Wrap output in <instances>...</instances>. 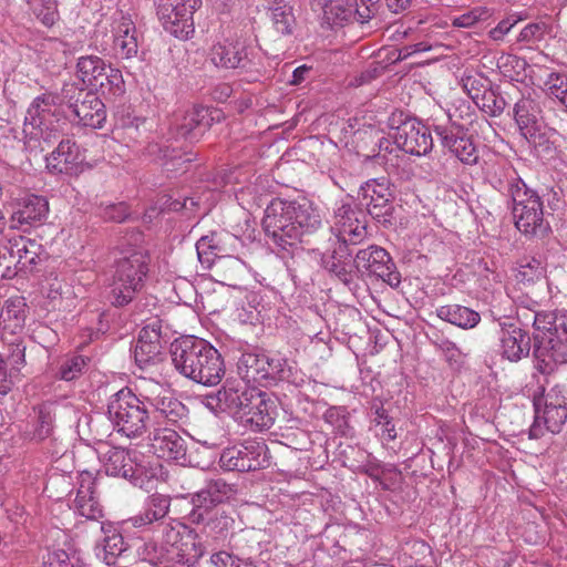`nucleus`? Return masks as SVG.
<instances>
[{
  "label": "nucleus",
  "instance_id": "nucleus-43",
  "mask_svg": "<svg viewBox=\"0 0 567 567\" xmlns=\"http://www.w3.org/2000/svg\"><path fill=\"white\" fill-rule=\"evenodd\" d=\"M266 353L245 352L240 355L237 370L246 383H261L264 381Z\"/></svg>",
  "mask_w": 567,
  "mask_h": 567
},
{
  "label": "nucleus",
  "instance_id": "nucleus-7",
  "mask_svg": "<svg viewBox=\"0 0 567 567\" xmlns=\"http://www.w3.org/2000/svg\"><path fill=\"white\" fill-rule=\"evenodd\" d=\"M390 136L401 151L424 156L433 148V138L430 130L415 118L403 112H393L389 117Z\"/></svg>",
  "mask_w": 567,
  "mask_h": 567
},
{
  "label": "nucleus",
  "instance_id": "nucleus-40",
  "mask_svg": "<svg viewBox=\"0 0 567 567\" xmlns=\"http://www.w3.org/2000/svg\"><path fill=\"white\" fill-rule=\"evenodd\" d=\"M90 359L82 354H68L60 358L52 367L53 377L62 381H73L84 373Z\"/></svg>",
  "mask_w": 567,
  "mask_h": 567
},
{
  "label": "nucleus",
  "instance_id": "nucleus-39",
  "mask_svg": "<svg viewBox=\"0 0 567 567\" xmlns=\"http://www.w3.org/2000/svg\"><path fill=\"white\" fill-rule=\"evenodd\" d=\"M287 381L289 383L299 384L302 378H298V372L288 360L280 354H267L264 372V381Z\"/></svg>",
  "mask_w": 567,
  "mask_h": 567
},
{
  "label": "nucleus",
  "instance_id": "nucleus-36",
  "mask_svg": "<svg viewBox=\"0 0 567 567\" xmlns=\"http://www.w3.org/2000/svg\"><path fill=\"white\" fill-rule=\"evenodd\" d=\"M61 97L62 91L59 94L44 93L37 96L27 111L24 126L39 128L41 134H43L44 130H49L47 122L51 114V107L58 104L63 105L62 100H60Z\"/></svg>",
  "mask_w": 567,
  "mask_h": 567
},
{
  "label": "nucleus",
  "instance_id": "nucleus-21",
  "mask_svg": "<svg viewBox=\"0 0 567 567\" xmlns=\"http://www.w3.org/2000/svg\"><path fill=\"white\" fill-rule=\"evenodd\" d=\"M227 240L236 241L237 238L229 234L218 236L215 233L200 237L196 243V251L200 264L206 268L215 267L216 271H219L227 262L233 267H238V258L231 257L228 260L224 259L225 257H229L225 248Z\"/></svg>",
  "mask_w": 567,
  "mask_h": 567
},
{
  "label": "nucleus",
  "instance_id": "nucleus-61",
  "mask_svg": "<svg viewBox=\"0 0 567 567\" xmlns=\"http://www.w3.org/2000/svg\"><path fill=\"white\" fill-rule=\"evenodd\" d=\"M107 86L103 93L104 96L116 97L125 92L123 75L118 69L109 70Z\"/></svg>",
  "mask_w": 567,
  "mask_h": 567
},
{
  "label": "nucleus",
  "instance_id": "nucleus-2",
  "mask_svg": "<svg viewBox=\"0 0 567 567\" xmlns=\"http://www.w3.org/2000/svg\"><path fill=\"white\" fill-rule=\"evenodd\" d=\"M518 318L532 320L534 367L542 374H550L557 364L567 362V311H536L526 309Z\"/></svg>",
  "mask_w": 567,
  "mask_h": 567
},
{
  "label": "nucleus",
  "instance_id": "nucleus-60",
  "mask_svg": "<svg viewBox=\"0 0 567 567\" xmlns=\"http://www.w3.org/2000/svg\"><path fill=\"white\" fill-rule=\"evenodd\" d=\"M485 82L486 80L477 75H465L462 78V86L474 103L483 95V91L487 90L484 85Z\"/></svg>",
  "mask_w": 567,
  "mask_h": 567
},
{
  "label": "nucleus",
  "instance_id": "nucleus-56",
  "mask_svg": "<svg viewBox=\"0 0 567 567\" xmlns=\"http://www.w3.org/2000/svg\"><path fill=\"white\" fill-rule=\"evenodd\" d=\"M97 214L105 221L123 223L130 217L131 212L128 206L121 202L116 204H101L97 207Z\"/></svg>",
  "mask_w": 567,
  "mask_h": 567
},
{
  "label": "nucleus",
  "instance_id": "nucleus-42",
  "mask_svg": "<svg viewBox=\"0 0 567 567\" xmlns=\"http://www.w3.org/2000/svg\"><path fill=\"white\" fill-rule=\"evenodd\" d=\"M203 553L195 549V543L174 542L166 550V567H196Z\"/></svg>",
  "mask_w": 567,
  "mask_h": 567
},
{
  "label": "nucleus",
  "instance_id": "nucleus-17",
  "mask_svg": "<svg viewBox=\"0 0 567 567\" xmlns=\"http://www.w3.org/2000/svg\"><path fill=\"white\" fill-rule=\"evenodd\" d=\"M214 120L213 112L208 107L196 105L184 113H176L171 122V131L176 138L198 141L213 125Z\"/></svg>",
  "mask_w": 567,
  "mask_h": 567
},
{
  "label": "nucleus",
  "instance_id": "nucleus-28",
  "mask_svg": "<svg viewBox=\"0 0 567 567\" xmlns=\"http://www.w3.org/2000/svg\"><path fill=\"white\" fill-rule=\"evenodd\" d=\"M529 334L513 324H503L499 336V354L511 362H518L530 352Z\"/></svg>",
  "mask_w": 567,
  "mask_h": 567
},
{
  "label": "nucleus",
  "instance_id": "nucleus-33",
  "mask_svg": "<svg viewBox=\"0 0 567 567\" xmlns=\"http://www.w3.org/2000/svg\"><path fill=\"white\" fill-rule=\"evenodd\" d=\"M28 316V305L24 297L14 295L9 297L0 311L1 336L22 334Z\"/></svg>",
  "mask_w": 567,
  "mask_h": 567
},
{
  "label": "nucleus",
  "instance_id": "nucleus-57",
  "mask_svg": "<svg viewBox=\"0 0 567 567\" xmlns=\"http://www.w3.org/2000/svg\"><path fill=\"white\" fill-rule=\"evenodd\" d=\"M492 16L491 9L487 7H475L472 10L455 18L453 25L458 28H472L480 21H485Z\"/></svg>",
  "mask_w": 567,
  "mask_h": 567
},
{
  "label": "nucleus",
  "instance_id": "nucleus-37",
  "mask_svg": "<svg viewBox=\"0 0 567 567\" xmlns=\"http://www.w3.org/2000/svg\"><path fill=\"white\" fill-rule=\"evenodd\" d=\"M171 498L163 494H153L145 501L143 511L131 518L134 527H144L163 519L169 511Z\"/></svg>",
  "mask_w": 567,
  "mask_h": 567
},
{
  "label": "nucleus",
  "instance_id": "nucleus-20",
  "mask_svg": "<svg viewBox=\"0 0 567 567\" xmlns=\"http://www.w3.org/2000/svg\"><path fill=\"white\" fill-rule=\"evenodd\" d=\"M435 134L439 136L441 145L455 156L464 165H475L478 162L480 154L474 140L468 136L462 127H447L436 125Z\"/></svg>",
  "mask_w": 567,
  "mask_h": 567
},
{
  "label": "nucleus",
  "instance_id": "nucleus-50",
  "mask_svg": "<svg viewBox=\"0 0 567 567\" xmlns=\"http://www.w3.org/2000/svg\"><path fill=\"white\" fill-rule=\"evenodd\" d=\"M3 343L8 348L7 361L17 373L25 365V344L21 334L1 336Z\"/></svg>",
  "mask_w": 567,
  "mask_h": 567
},
{
  "label": "nucleus",
  "instance_id": "nucleus-18",
  "mask_svg": "<svg viewBox=\"0 0 567 567\" xmlns=\"http://www.w3.org/2000/svg\"><path fill=\"white\" fill-rule=\"evenodd\" d=\"M245 410L239 425L251 432H261L272 426L276 416V403L270 395L258 389L255 390Z\"/></svg>",
  "mask_w": 567,
  "mask_h": 567
},
{
  "label": "nucleus",
  "instance_id": "nucleus-16",
  "mask_svg": "<svg viewBox=\"0 0 567 567\" xmlns=\"http://www.w3.org/2000/svg\"><path fill=\"white\" fill-rule=\"evenodd\" d=\"M141 396L146 406H151L163 416L167 423L175 424L187 416V408L178 399L157 382H145L141 385Z\"/></svg>",
  "mask_w": 567,
  "mask_h": 567
},
{
  "label": "nucleus",
  "instance_id": "nucleus-52",
  "mask_svg": "<svg viewBox=\"0 0 567 567\" xmlns=\"http://www.w3.org/2000/svg\"><path fill=\"white\" fill-rule=\"evenodd\" d=\"M546 269L536 258H524L519 262L516 279L522 284H534L545 278Z\"/></svg>",
  "mask_w": 567,
  "mask_h": 567
},
{
  "label": "nucleus",
  "instance_id": "nucleus-34",
  "mask_svg": "<svg viewBox=\"0 0 567 567\" xmlns=\"http://www.w3.org/2000/svg\"><path fill=\"white\" fill-rule=\"evenodd\" d=\"M55 423V405L50 402L33 408V416L28 424L24 435L30 441L40 443L52 440Z\"/></svg>",
  "mask_w": 567,
  "mask_h": 567
},
{
  "label": "nucleus",
  "instance_id": "nucleus-26",
  "mask_svg": "<svg viewBox=\"0 0 567 567\" xmlns=\"http://www.w3.org/2000/svg\"><path fill=\"white\" fill-rule=\"evenodd\" d=\"M161 330L156 323L147 324L140 333L133 350L135 363L144 370L161 361Z\"/></svg>",
  "mask_w": 567,
  "mask_h": 567
},
{
  "label": "nucleus",
  "instance_id": "nucleus-8",
  "mask_svg": "<svg viewBox=\"0 0 567 567\" xmlns=\"http://www.w3.org/2000/svg\"><path fill=\"white\" fill-rule=\"evenodd\" d=\"M60 100L69 107L79 124L92 128L103 126L106 120V110L96 93L79 87L76 83H65Z\"/></svg>",
  "mask_w": 567,
  "mask_h": 567
},
{
  "label": "nucleus",
  "instance_id": "nucleus-10",
  "mask_svg": "<svg viewBox=\"0 0 567 567\" xmlns=\"http://www.w3.org/2000/svg\"><path fill=\"white\" fill-rule=\"evenodd\" d=\"M142 457L143 455L136 450L112 447L103 458L105 473L123 477L134 486L144 488L154 476V472L148 470Z\"/></svg>",
  "mask_w": 567,
  "mask_h": 567
},
{
  "label": "nucleus",
  "instance_id": "nucleus-3",
  "mask_svg": "<svg viewBox=\"0 0 567 567\" xmlns=\"http://www.w3.org/2000/svg\"><path fill=\"white\" fill-rule=\"evenodd\" d=\"M333 229L337 231L339 246L324 260V267L341 282L349 286L353 282L354 247L368 236L364 213L353 207L351 198L341 200L334 209Z\"/></svg>",
  "mask_w": 567,
  "mask_h": 567
},
{
  "label": "nucleus",
  "instance_id": "nucleus-41",
  "mask_svg": "<svg viewBox=\"0 0 567 567\" xmlns=\"http://www.w3.org/2000/svg\"><path fill=\"white\" fill-rule=\"evenodd\" d=\"M484 174L486 182L503 194H505L519 177L515 168L505 162L487 164Z\"/></svg>",
  "mask_w": 567,
  "mask_h": 567
},
{
  "label": "nucleus",
  "instance_id": "nucleus-47",
  "mask_svg": "<svg viewBox=\"0 0 567 567\" xmlns=\"http://www.w3.org/2000/svg\"><path fill=\"white\" fill-rule=\"evenodd\" d=\"M209 563L215 567H258L257 561L250 557L228 549L213 553Z\"/></svg>",
  "mask_w": 567,
  "mask_h": 567
},
{
  "label": "nucleus",
  "instance_id": "nucleus-15",
  "mask_svg": "<svg viewBox=\"0 0 567 567\" xmlns=\"http://www.w3.org/2000/svg\"><path fill=\"white\" fill-rule=\"evenodd\" d=\"M513 113L520 134L529 144L540 145L545 141V125L539 102L523 95L514 104Z\"/></svg>",
  "mask_w": 567,
  "mask_h": 567
},
{
  "label": "nucleus",
  "instance_id": "nucleus-22",
  "mask_svg": "<svg viewBox=\"0 0 567 567\" xmlns=\"http://www.w3.org/2000/svg\"><path fill=\"white\" fill-rule=\"evenodd\" d=\"M187 519L190 524L202 526V533L216 542L225 540L233 534L234 518L220 508L189 511Z\"/></svg>",
  "mask_w": 567,
  "mask_h": 567
},
{
  "label": "nucleus",
  "instance_id": "nucleus-29",
  "mask_svg": "<svg viewBox=\"0 0 567 567\" xmlns=\"http://www.w3.org/2000/svg\"><path fill=\"white\" fill-rule=\"evenodd\" d=\"M210 61L218 68H246L249 63L248 49L244 41L226 39L210 49Z\"/></svg>",
  "mask_w": 567,
  "mask_h": 567
},
{
  "label": "nucleus",
  "instance_id": "nucleus-4",
  "mask_svg": "<svg viewBox=\"0 0 567 567\" xmlns=\"http://www.w3.org/2000/svg\"><path fill=\"white\" fill-rule=\"evenodd\" d=\"M175 370L188 380L204 386L217 385L225 375V363L219 351L208 341L187 336L171 344Z\"/></svg>",
  "mask_w": 567,
  "mask_h": 567
},
{
  "label": "nucleus",
  "instance_id": "nucleus-23",
  "mask_svg": "<svg viewBox=\"0 0 567 567\" xmlns=\"http://www.w3.org/2000/svg\"><path fill=\"white\" fill-rule=\"evenodd\" d=\"M49 214V203L43 196L28 195L21 198L13 208L11 227L27 230L41 225Z\"/></svg>",
  "mask_w": 567,
  "mask_h": 567
},
{
  "label": "nucleus",
  "instance_id": "nucleus-12",
  "mask_svg": "<svg viewBox=\"0 0 567 567\" xmlns=\"http://www.w3.org/2000/svg\"><path fill=\"white\" fill-rule=\"evenodd\" d=\"M357 272L361 276H374L398 287L401 282V275L396 270L390 254L382 247L369 245L365 248H354L353 252Z\"/></svg>",
  "mask_w": 567,
  "mask_h": 567
},
{
  "label": "nucleus",
  "instance_id": "nucleus-53",
  "mask_svg": "<svg viewBox=\"0 0 567 567\" xmlns=\"http://www.w3.org/2000/svg\"><path fill=\"white\" fill-rule=\"evenodd\" d=\"M35 18L45 27H52L59 12L55 0H25Z\"/></svg>",
  "mask_w": 567,
  "mask_h": 567
},
{
  "label": "nucleus",
  "instance_id": "nucleus-14",
  "mask_svg": "<svg viewBox=\"0 0 567 567\" xmlns=\"http://www.w3.org/2000/svg\"><path fill=\"white\" fill-rule=\"evenodd\" d=\"M255 390L247 383L226 382L216 394L206 396V406L215 413L225 412L239 423Z\"/></svg>",
  "mask_w": 567,
  "mask_h": 567
},
{
  "label": "nucleus",
  "instance_id": "nucleus-46",
  "mask_svg": "<svg viewBox=\"0 0 567 567\" xmlns=\"http://www.w3.org/2000/svg\"><path fill=\"white\" fill-rule=\"evenodd\" d=\"M43 565L44 567H86L76 550L62 548L49 549L43 557Z\"/></svg>",
  "mask_w": 567,
  "mask_h": 567
},
{
  "label": "nucleus",
  "instance_id": "nucleus-58",
  "mask_svg": "<svg viewBox=\"0 0 567 567\" xmlns=\"http://www.w3.org/2000/svg\"><path fill=\"white\" fill-rule=\"evenodd\" d=\"M548 32L547 23L532 22L525 25L517 37V42L523 43H534L539 42L544 39L545 34Z\"/></svg>",
  "mask_w": 567,
  "mask_h": 567
},
{
  "label": "nucleus",
  "instance_id": "nucleus-49",
  "mask_svg": "<svg viewBox=\"0 0 567 567\" xmlns=\"http://www.w3.org/2000/svg\"><path fill=\"white\" fill-rule=\"evenodd\" d=\"M125 549L123 536L117 532H113L104 537L101 546L96 547V555L101 557L106 565H114L116 558L121 556Z\"/></svg>",
  "mask_w": 567,
  "mask_h": 567
},
{
  "label": "nucleus",
  "instance_id": "nucleus-11",
  "mask_svg": "<svg viewBox=\"0 0 567 567\" xmlns=\"http://www.w3.org/2000/svg\"><path fill=\"white\" fill-rule=\"evenodd\" d=\"M360 204L368 214L383 226L392 225L395 210L393 192L385 177L367 181L359 189Z\"/></svg>",
  "mask_w": 567,
  "mask_h": 567
},
{
  "label": "nucleus",
  "instance_id": "nucleus-44",
  "mask_svg": "<svg viewBox=\"0 0 567 567\" xmlns=\"http://www.w3.org/2000/svg\"><path fill=\"white\" fill-rule=\"evenodd\" d=\"M107 64L97 55H83L78 59L76 76L89 89L97 86L100 75Z\"/></svg>",
  "mask_w": 567,
  "mask_h": 567
},
{
  "label": "nucleus",
  "instance_id": "nucleus-30",
  "mask_svg": "<svg viewBox=\"0 0 567 567\" xmlns=\"http://www.w3.org/2000/svg\"><path fill=\"white\" fill-rule=\"evenodd\" d=\"M540 417L547 431L560 432L567 421V395L561 388L554 386L546 393Z\"/></svg>",
  "mask_w": 567,
  "mask_h": 567
},
{
  "label": "nucleus",
  "instance_id": "nucleus-38",
  "mask_svg": "<svg viewBox=\"0 0 567 567\" xmlns=\"http://www.w3.org/2000/svg\"><path fill=\"white\" fill-rule=\"evenodd\" d=\"M435 315L441 320L464 330L475 328L481 321V316L477 311L456 303L437 307Z\"/></svg>",
  "mask_w": 567,
  "mask_h": 567
},
{
  "label": "nucleus",
  "instance_id": "nucleus-32",
  "mask_svg": "<svg viewBox=\"0 0 567 567\" xmlns=\"http://www.w3.org/2000/svg\"><path fill=\"white\" fill-rule=\"evenodd\" d=\"M95 486L96 481L89 473L82 474L76 496L71 505L74 513L91 520H97L103 516Z\"/></svg>",
  "mask_w": 567,
  "mask_h": 567
},
{
  "label": "nucleus",
  "instance_id": "nucleus-51",
  "mask_svg": "<svg viewBox=\"0 0 567 567\" xmlns=\"http://www.w3.org/2000/svg\"><path fill=\"white\" fill-rule=\"evenodd\" d=\"M380 0H344L343 13L346 17L354 16L360 22L372 19L379 10Z\"/></svg>",
  "mask_w": 567,
  "mask_h": 567
},
{
  "label": "nucleus",
  "instance_id": "nucleus-9",
  "mask_svg": "<svg viewBox=\"0 0 567 567\" xmlns=\"http://www.w3.org/2000/svg\"><path fill=\"white\" fill-rule=\"evenodd\" d=\"M219 465L226 471L251 472L270 465L268 446L262 441L245 440L225 447L219 456Z\"/></svg>",
  "mask_w": 567,
  "mask_h": 567
},
{
  "label": "nucleus",
  "instance_id": "nucleus-63",
  "mask_svg": "<svg viewBox=\"0 0 567 567\" xmlns=\"http://www.w3.org/2000/svg\"><path fill=\"white\" fill-rule=\"evenodd\" d=\"M517 20L505 18L497 25L489 30L488 35L494 41H503L505 35L515 27Z\"/></svg>",
  "mask_w": 567,
  "mask_h": 567
},
{
  "label": "nucleus",
  "instance_id": "nucleus-5",
  "mask_svg": "<svg viewBox=\"0 0 567 567\" xmlns=\"http://www.w3.org/2000/svg\"><path fill=\"white\" fill-rule=\"evenodd\" d=\"M142 238V233L133 231L130 237L124 236L120 240L118 249L122 257L116 261L109 296L115 307L130 303L144 287L150 257L143 248L137 247Z\"/></svg>",
  "mask_w": 567,
  "mask_h": 567
},
{
  "label": "nucleus",
  "instance_id": "nucleus-19",
  "mask_svg": "<svg viewBox=\"0 0 567 567\" xmlns=\"http://www.w3.org/2000/svg\"><path fill=\"white\" fill-rule=\"evenodd\" d=\"M114 54L121 59H132L138 52L140 39L136 25L130 13L117 10L112 18Z\"/></svg>",
  "mask_w": 567,
  "mask_h": 567
},
{
  "label": "nucleus",
  "instance_id": "nucleus-6",
  "mask_svg": "<svg viewBox=\"0 0 567 567\" xmlns=\"http://www.w3.org/2000/svg\"><path fill=\"white\" fill-rule=\"evenodd\" d=\"M107 417L113 429L126 437H140L148 429L150 412L145 400L130 388H123L112 394L107 401Z\"/></svg>",
  "mask_w": 567,
  "mask_h": 567
},
{
  "label": "nucleus",
  "instance_id": "nucleus-35",
  "mask_svg": "<svg viewBox=\"0 0 567 567\" xmlns=\"http://www.w3.org/2000/svg\"><path fill=\"white\" fill-rule=\"evenodd\" d=\"M233 492V488L224 480H212L205 487L192 495V509L202 511L215 509L227 499Z\"/></svg>",
  "mask_w": 567,
  "mask_h": 567
},
{
  "label": "nucleus",
  "instance_id": "nucleus-45",
  "mask_svg": "<svg viewBox=\"0 0 567 567\" xmlns=\"http://www.w3.org/2000/svg\"><path fill=\"white\" fill-rule=\"evenodd\" d=\"M275 7L271 9V21L276 31L282 35L292 33L296 25V18L292 8L282 0H275Z\"/></svg>",
  "mask_w": 567,
  "mask_h": 567
},
{
  "label": "nucleus",
  "instance_id": "nucleus-31",
  "mask_svg": "<svg viewBox=\"0 0 567 567\" xmlns=\"http://www.w3.org/2000/svg\"><path fill=\"white\" fill-rule=\"evenodd\" d=\"M512 213L515 226L525 235L544 236L547 233L548 224L544 220L540 199H532L522 207H512Z\"/></svg>",
  "mask_w": 567,
  "mask_h": 567
},
{
  "label": "nucleus",
  "instance_id": "nucleus-13",
  "mask_svg": "<svg viewBox=\"0 0 567 567\" xmlns=\"http://www.w3.org/2000/svg\"><path fill=\"white\" fill-rule=\"evenodd\" d=\"M200 0H165L157 8L164 29L179 39H188L194 33L193 14Z\"/></svg>",
  "mask_w": 567,
  "mask_h": 567
},
{
  "label": "nucleus",
  "instance_id": "nucleus-54",
  "mask_svg": "<svg viewBox=\"0 0 567 567\" xmlns=\"http://www.w3.org/2000/svg\"><path fill=\"white\" fill-rule=\"evenodd\" d=\"M475 104L489 116H498L504 112L507 103L502 95L487 89L483 91V95L476 100Z\"/></svg>",
  "mask_w": 567,
  "mask_h": 567
},
{
  "label": "nucleus",
  "instance_id": "nucleus-24",
  "mask_svg": "<svg viewBox=\"0 0 567 567\" xmlns=\"http://www.w3.org/2000/svg\"><path fill=\"white\" fill-rule=\"evenodd\" d=\"M153 453L167 461H186V441L173 429L156 427L150 436Z\"/></svg>",
  "mask_w": 567,
  "mask_h": 567
},
{
  "label": "nucleus",
  "instance_id": "nucleus-55",
  "mask_svg": "<svg viewBox=\"0 0 567 567\" xmlns=\"http://www.w3.org/2000/svg\"><path fill=\"white\" fill-rule=\"evenodd\" d=\"M505 194L512 199L513 207H522L528 205L532 199H540L536 192L528 188L520 177Z\"/></svg>",
  "mask_w": 567,
  "mask_h": 567
},
{
  "label": "nucleus",
  "instance_id": "nucleus-25",
  "mask_svg": "<svg viewBox=\"0 0 567 567\" xmlns=\"http://www.w3.org/2000/svg\"><path fill=\"white\" fill-rule=\"evenodd\" d=\"M7 249L10 257L17 259L20 270L33 271L48 258V252L40 243L24 236L9 239Z\"/></svg>",
  "mask_w": 567,
  "mask_h": 567
},
{
  "label": "nucleus",
  "instance_id": "nucleus-62",
  "mask_svg": "<svg viewBox=\"0 0 567 567\" xmlns=\"http://www.w3.org/2000/svg\"><path fill=\"white\" fill-rule=\"evenodd\" d=\"M19 373L7 369V362L0 355V394H7L11 391L14 385L16 379Z\"/></svg>",
  "mask_w": 567,
  "mask_h": 567
},
{
  "label": "nucleus",
  "instance_id": "nucleus-1",
  "mask_svg": "<svg viewBox=\"0 0 567 567\" xmlns=\"http://www.w3.org/2000/svg\"><path fill=\"white\" fill-rule=\"evenodd\" d=\"M322 226L321 210L305 197L292 200L275 198L265 209L262 218L266 236L282 250L293 247Z\"/></svg>",
  "mask_w": 567,
  "mask_h": 567
},
{
  "label": "nucleus",
  "instance_id": "nucleus-59",
  "mask_svg": "<svg viewBox=\"0 0 567 567\" xmlns=\"http://www.w3.org/2000/svg\"><path fill=\"white\" fill-rule=\"evenodd\" d=\"M138 557L152 565L162 564L165 557L162 547H158L153 542H145L137 548Z\"/></svg>",
  "mask_w": 567,
  "mask_h": 567
},
{
  "label": "nucleus",
  "instance_id": "nucleus-48",
  "mask_svg": "<svg viewBox=\"0 0 567 567\" xmlns=\"http://www.w3.org/2000/svg\"><path fill=\"white\" fill-rule=\"evenodd\" d=\"M544 92L567 111V74L550 72L544 82Z\"/></svg>",
  "mask_w": 567,
  "mask_h": 567
},
{
  "label": "nucleus",
  "instance_id": "nucleus-64",
  "mask_svg": "<svg viewBox=\"0 0 567 567\" xmlns=\"http://www.w3.org/2000/svg\"><path fill=\"white\" fill-rule=\"evenodd\" d=\"M430 48L431 47L426 42H417L403 45L399 49L398 60H404L415 53L425 52L430 50Z\"/></svg>",
  "mask_w": 567,
  "mask_h": 567
},
{
  "label": "nucleus",
  "instance_id": "nucleus-27",
  "mask_svg": "<svg viewBox=\"0 0 567 567\" xmlns=\"http://www.w3.org/2000/svg\"><path fill=\"white\" fill-rule=\"evenodd\" d=\"M83 161L80 146L68 138L60 141L56 148L47 157V167L54 174L73 175L79 173Z\"/></svg>",
  "mask_w": 567,
  "mask_h": 567
}]
</instances>
